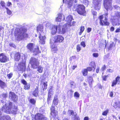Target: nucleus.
<instances>
[{
  "label": "nucleus",
  "mask_w": 120,
  "mask_h": 120,
  "mask_svg": "<svg viewBox=\"0 0 120 120\" xmlns=\"http://www.w3.org/2000/svg\"><path fill=\"white\" fill-rule=\"evenodd\" d=\"M13 105L12 103L10 102L8 105L5 104L2 107V110L4 112L7 113L15 114L18 110L17 106H14L13 108Z\"/></svg>",
  "instance_id": "f257e3e1"
},
{
  "label": "nucleus",
  "mask_w": 120,
  "mask_h": 120,
  "mask_svg": "<svg viewBox=\"0 0 120 120\" xmlns=\"http://www.w3.org/2000/svg\"><path fill=\"white\" fill-rule=\"evenodd\" d=\"M27 47L31 52L34 53V55H36L40 52L38 47L36 46L35 47V45L34 44L29 43L27 45Z\"/></svg>",
  "instance_id": "f03ea898"
},
{
  "label": "nucleus",
  "mask_w": 120,
  "mask_h": 120,
  "mask_svg": "<svg viewBox=\"0 0 120 120\" xmlns=\"http://www.w3.org/2000/svg\"><path fill=\"white\" fill-rule=\"evenodd\" d=\"M108 14L106 13L105 15H102L99 17L100 20V24L102 25H108L109 23L107 22V17Z\"/></svg>",
  "instance_id": "7ed1b4c3"
},
{
  "label": "nucleus",
  "mask_w": 120,
  "mask_h": 120,
  "mask_svg": "<svg viewBox=\"0 0 120 120\" xmlns=\"http://www.w3.org/2000/svg\"><path fill=\"white\" fill-rule=\"evenodd\" d=\"M30 63L31 64L32 67L34 68H36L38 67L39 64L38 59L33 57H32L30 59Z\"/></svg>",
  "instance_id": "20e7f679"
},
{
  "label": "nucleus",
  "mask_w": 120,
  "mask_h": 120,
  "mask_svg": "<svg viewBox=\"0 0 120 120\" xmlns=\"http://www.w3.org/2000/svg\"><path fill=\"white\" fill-rule=\"evenodd\" d=\"M67 29V25L66 24L63 25L61 23L58 26V32L59 34H64L65 33Z\"/></svg>",
  "instance_id": "39448f33"
},
{
  "label": "nucleus",
  "mask_w": 120,
  "mask_h": 120,
  "mask_svg": "<svg viewBox=\"0 0 120 120\" xmlns=\"http://www.w3.org/2000/svg\"><path fill=\"white\" fill-rule=\"evenodd\" d=\"M104 1L103 5L105 8L107 10H111L112 0H104Z\"/></svg>",
  "instance_id": "423d86ee"
},
{
  "label": "nucleus",
  "mask_w": 120,
  "mask_h": 120,
  "mask_svg": "<svg viewBox=\"0 0 120 120\" xmlns=\"http://www.w3.org/2000/svg\"><path fill=\"white\" fill-rule=\"evenodd\" d=\"M25 30L22 28L20 29L18 32V38L19 39H23L27 36V34L25 33Z\"/></svg>",
  "instance_id": "0eeeda50"
},
{
  "label": "nucleus",
  "mask_w": 120,
  "mask_h": 120,
  "mask_svg": "<svg viewBox=\"0 0 120 120\" xmlns=\"http://www.w3.org/2000/svg\"><path fill=\"white\" fill-rule=\"evenodd\" d=\"M102 0H93V5L94 8L97 10L100 9Z\"/></svg>",
  "instance_id": "6e6552de"
},
{
  "label": "nucleus",
  "mask_w": 120,
  "mask_h": 120,
  "mask_svg": "<svg viewBox=\"0 0 120 120\" xmlns=\"http://www.w3.org/2000/svg\"><path fill=\"white\" fill-rule=\"evenodd\" d=\"M64 40V38L62 36L57 35L53 37L51 41L52 43L55 42H60L63 41Z\"/></svg>",
  "instance_id": "1a4fd4ad"
},
{
  "label": "nucleus",
  "mask_w": 120,
  "mask_h": 120,
  "mask_svg": "<svg viewBox=\"0 0 120 120\" xmlns=\"http://www.w3.org/2000/svg\"><path fill=\"white\" fill-rule=\"evenodd\" d=\"M77 12L79 14L84 15L86 11L85 8L83 5H79L78 6L77 9Z\"/></svg>",
  "instance_id": "9d476101"
},
{
  "label": "nucleus",
  "mask_w": 120,
  "mask_h": 120,
  "mask_svg": "<svg viewBox=\"0 0 120 120\" xmlns=\"http://www.w3.org/2000/svg\"><path fill=\"white\" fill-rule=\"evenodd\" d=\"M25 61H23L21 63H19L17 67L18 69L22 71H25L26 69Z\"/></svg>",
  "instance_id": "9b49d317"
},
{
  "label": "nucleus",
  "mask_w": 120,
  "mask_h": 120,
  "mask_svg": "<svg viewBox=\"0 0 120 120\" xmlns=\"http://www.w3.org/2000/svg\"><path fill=\"white\" fill-rule=\"evenodd\" d=\"M11 56L12 57L14 56L15 60L16 61H18L20 59L21 55L19 52H13L11 54Z\"/></svg>",
  "instance_id": "f8f14e48"
},
{
  "label": "nucleus",
  "mask_w": 120,
  "mask_h": 120,
  "mask_svg": "<svg viewBox=\"0 0 120 120\" xmlns=\"http://www.w3.org/2000/svg\"><path fill=\"white\" fill-rule=\"evenodd\" d=\"M35 120H48L46 117L44 116L42 114L39 113L35 115Z\"/></svg>",
  "instance_id": "ddd939ff"
},
{
  "label": "nucleus",
  "mask_w": 120,
  "mask_h": 120,
  "mask_svg": "<svg viewBox=\"0 0 120 120\" xmlns=\"http://www.w3.org/2000/svg\"><path fill=\"white\" fill-rule=\"evenodd\" d=\"M116 17H113L112 18L111 21L113 25L120 24V18L116 19Z\"/></svg>",
  "instance_id": "4468645a"
},
{
  "label": "nucleus",
  "mask_w": 120,
  "mask_h": 120,
  "mask_svg": "<svg viewBox=\"0 0 120 120\" xmlns=\"http://www.w3.org/2000/svg\"><path fill=\"white\" fill-rule=\"evenodd\" d=\"M63 2L68 5V7H70L72 6L73 3H76L77 0H63Z\"/></svg>",
  "instance_id": "2eb2a0df"
},
{
  "label": "nucleus",
  "mask_w": 120,
  "mask_h": 120,
  "mask_svg": "<svg viewBox=\"0 0 120 120\" xmlns=\"http://www.w3.org/2000/svg\"><path fill=\"white\" fill-rule=\"evenodd\" d=\"M39 43L41 44H45L46 38L45 35H43V34H39Z\"/></svg>",
  "instance_id": "dca6fc26"
},
{
  "label": "nucleus",
  "mask_w": 120,
  "mask_h": 120,
  "mask_svg": "<svg viewBox=\"0 0 120 120\" xmlns=\"http://www.w3.org/2000/svg\"><path fill=\"white\" fill-rule=\"evenodd\" d=\"M9 98L13 101H15L17 100L18 96L14 92H10L9 93Z\"/></svg>",
  "instance_id": "f3484780"
},
{
  "label": "nucleus",
  "mask_w": 120,
  "mask_h": 120,
  "mask_svg": "<svg viewBox=\"0 0 120 120\" xmlns=\"http://www.w3.org/2000/svg\"><path fill=\"white\" fill-rule=\"evenodd\" d=\"M8 60V58L4 53L0 54V61L2 62H5Z\"/></svg>",
  "instance_id": "a211bd4d"
},
{
  "label": "nucleus",
  "mask_w": 120,
  "mask_h": 120,
  "mask_svg": "<svg viewBox=\"0 0 120 120\" xmlns=\"http://www.w3.org/2000/svg\"><path fill=\"white\" fill-rule=\"evenodd\" d=\"M120 77L119 76H117L115 80L113 81L112 83V87L114 86L116 84H119L120 83Z\"/></svg>",
  "instance_id": "6ab92c4d"
},
{
  "label": "nucleus",
  "mask_w": 120,
  "mask_h": 120,
  "mask_svg": "<svg viewBox=\"0 0 120 120\" xmlns=\"http://www.w3.org/2000/svg\"><path fill=\"white\" fill-rule=\"evenodd\" d=\"M43 27L42 25H39L37 27V31L39 34H43Z\"/></svg>",
  "instance_id": "aec40b11"
},
{
  "label": "nucleus",
  "mask_w": 120,
  "mask_h": 120,
  "mask_svg": "<svg viewBox=\"0 0 120 120\" xmlns=\"http://www.w3.org/2000/svg\"><path fill=\"white\" fill-rule=\"evenodd\" d=\"M57 28V26L56 25H53L52 26L51 32V34L52 35H55L56 33Z\"/></svg>",
  "instance_id": "412c9836"
},
{
  "label": "nucleus",
  "mask_w": 120,
  "mask_h": 120,
  "mask_svg": "<svg viewBox=\"0 0 120 120\" xmlns=\"http://www.w3.org/2000/svg\"><path fill=\"white\" fill-rule=\"evenodd\" d=\"M53 94V92H52V88H51L49 90V94L48 95V98L47 99L48 103V104L49 102L50 98H51V96Z\"/></svg>",
  "instance_id": "4be33fe9"
},
{
  "label": "nucleus",
  "mask_w": 120,
  "mask_h": 120,
  "mask_svg": "<svg viewBox=\"0 0 120 120\" xmlns=\"http://www.w3.org/2000/svg\"><path fill=\"white\" fill-rule=\"evenodd\" d=\"M52 103L53 105H58V100L57 96L56 95L54 96Z\"/></svg>",
  "instance_id": "5701e85b"
},
{
  "label": "nucleus",
  "mask_w": 120,
  "mask_h": 120,
  "mask_svg": "<svg viewBox=\"0 0 120 120\" xmlns=\"http://www.w3.org/2000/svg\"><path fill=\"white\" fill-rule=\"evenodd\" d=\"M72 16L70 15H68L66 18V20L67 22V24H68L70 22H71L72 19Z\"/></svg>",
  "instance_id": "b1692460"
},
{
  "label": "nucleus",
  "mask_w": 120,
  "mask_h": 120,
  "mask_svg": "<svg viewBox=\"0 0 120 120\" xmlns=\"http://www.w3.org/2000/svg\"><path fill=\"white\" fill-rule=\"evenodd\" d=\"M51 48L52 51L53 52H55L57 51L58 49L57 46L53 45H51Z\"/></svg>",
  "instance_id": "393cba45"
},
{
  "label": "nucleus",
  "mask_w": 120,
  "mask_h": 120,
  "mask_svg": "<svg viewBox=\"0 0 120 120\" xmlns=\"http://www.w3.org/2000/svg\"><path fill=\"white\" fill-rule=\"evenodd\" d=\"M38 88L37 87L34 90L33 92L32 95L35 97H36L38 96Z\"/></svg>",
  "instance_id": "a878e982"
},
{
  "label": "nucleus",
  "mask_w": 120,
  "mask_h": 120,
  "mask_svg": "<svg viewBox=\"0 0 120 120\" xmlns=\"http://www.w3.org/2000/svg\"><path fill=\"white\" fill-rule=\"evenodd\" d=\"M68 112L69 113L72 115V117L73 118L75 117V116H76V112H74L73 110H69Z\"/></svg>",
  "instance_id": "bb28decb"
},
{
  "label": "nucleus",
  "mask_w": 120,
  "mask_h": 120,
  "mask_svg": "<svg viewBox=\"0 0 120 120\" xmlns=\"http://www.w3.org/2000/svg\"><path fill=\"white\" fill-rule=\"evenodd\" d=\"M0 86L2 88L7 87V85L4 82L0 80Z\"/></svg>",
  "instance_id": "cd10ccee"
},
{
  "label": "nucleus",
  "mask_w": 120,
  "mask_h": 120,
  "mask_svg": "<svg viewBox=\"0 0 120 120\" xmlns=\"http://www.w3.org/2000/svg\"><path fill=\"white\" fill-rule=\"evenodd\" d=\"M62 15L63 14H58V17L56 18V21L58 22L60 21L61 20Z\"/></svg>",
  "instance_id": "c85d7f7f"
},
{
  "label": "nucleus",
  "mask_w": 120,
  "mask_h": 120,
  "mask_svg": "<svg viewBox=\"0 0 120 120\" xmlns=\"http://www.w3.org/2000/svg\"><path fill=\"white\" fill-rule=\"evenodd\" d=\"M50 117L51 118H55L57 115V112H51Z\"/></svg>",
  "instance_id": "c756f323"
},
{
  "label": "nucleus",
  "mask_w": 120,
  "mask_h": 120,
  "mask_svg": "<svg viewBox=\"0 0 120 120\" xmlns=\"http://www.w3.org/2000/svg\"><path fill=\"white\" fill-rule=\"evenodd\" d=\"M120 105V102H115L113 104V106L115 108H119Z\"/></svg>",
  "instance_id": "7c9ffc66"
},
{
  "label": "nucleus",
  "mask_w": 120,
  "mask_h": 120,
  "mask_svg": "<svg viewBox=\"0 0 120 120\" xmlns=\"http://www.w3.org/2000/svg\"><path fill=\"white\" fill-rule=\"evenodd\" d=\"M70 83L71 88H74L75 87V84L73 81H71Z\"/></svg>",
  "instance_id": "2f4dec72"
},
{
  "label": "nucleus",
  "mask_w": 120,
  "mask_h": 120,
  "mask_svg": "<svg viewBox=\"0 0 120 120\" xmlns=\"http://www.w3.org/2000/svg\"><path fill=\"white\" fill-rule=\"evenodd\" d=\"M2 120H11L10 117L8 115L4 116Z\"/></svg>",
  "instance_id": "473e14b6"
},
{
  "label": "nucleus",
  "mask_w": 120,
  "mask_h": 120,
  "mask_svg": "<svg viewBox=\"0 0 120 120\" xmlns=\"http://www.w3.org/2000/svg\"><path fill=\"white\" fill-rule=\"evenodd\" d=\"M90 65L92 68H94V69L93 70V71H94L95 68L96 66V65L94 63V62H91L90 63Z\"/></svg>",
  "instance_id": "72a5a7b5"
},
{
  "label": "nucleus",
  "mask_w": 120,
  "mask_h": 120,
  "mask_svg": "<svg viewBox=\"0 0 120 120\" xmlns=\"http://www.w3.org/2000/svg\"><path fill=\"white\" fill-rule=\"evenodd\" d=\"M82 72L84 76H86L88 73V71L86 69H85L82 71Z\"/></svg>",
  "instance_id": "f704fd0d"
},
{
  "label": "nucleus",
  "mask_w": 120,
  "mask_h": 120,
  "mask_svg": "<svg viewBox=\"0 0 120 120\" xmlns=\"http://www.w3.org/2000/svg\"><path fill=\"white\" fill-rule=\"evenodd\" d=\"M113 17H116V19L120 18V12H116L115 14V15Z\"/></svg>",
  "instance_id": "c9c22d12"
},
{
  "label": "nucleus",
  "mask_w": 120,
  "mask_h": 120,
  "mask_svg": "<svg viewBox=\"0 0 120 120\" xmlns=\"http://www.w3.org/2000/svg\"><path fill=\"white\" fill-rule=\"evenodd\" d=\"M83 3L86 6L89 4V2L88 0H83Z\"/></svg>",
  "instance_id": "e433bc0d"
},
{
  "label": "nucleus",
  "mask_w": 120,
  "mask_h": 120,
  "mask_svg": "<svg viewBox=\"0 0 120 120\" xmlns=\"http://www.w3.org/2000/svg\"><path fill=\"white\" fill-rule=\"evenodd\" d=\"M30 85L29 84H27L25 85L24 88L25 90H28L30 89Z\"/></svg>",
  "instance_id": "4c0bfd02"
},
{
  "label": "nucleus",
  "mask_w": 120,
  "mask_h": 120,
  "mask_svg": "<svg viewBox=\"0 0 120 120\" xmlns=\"http://www.w3.org/2000/svg\"><path fill=\"white\" fill-rule=\"evenodd\" d=\"M7 97V94L6 93H3L1 95V97H2L3 99H5Z\"/></svg>",
  "instance_id": "58836bf2"
},
{
  "label": "nucleus",
  "mask_w": 120,
  "mask_h": 120,
  "mask_svg": "<svg viewBox=\"0 0 120 120\" xmlns=\"http://www.w3.org/2000/svg\"><path fill=\"white\" fill-rule=\"evenodd\" d=\"M30 102L31 103L34 105L36 103V101L34 99L32 98L30 99Z\"/></svg>",
  "instance_id": "ea45409f"
},
{
  "label": "nucleus",
  "mask_w": 120,
  "mask_h": 120,
  "mask_svg": "<svg viewBox=\"0 0 120 120\" xmlns=\"http://www.w3.org/2000/svg\"><path fill=\"white\" fill-rule=\"evenodd\" d=\"M52 26L50 23L49 22H48L46 23V27L50 28Z\"/></svg>",
  "instance_id": "a19ab883"
},
{
  "label": "nucleus",
  "mask_w": 120,
  "mask_h": 120,
  "mask_svg": "<svg viewBox=\"0 0 120 120\" xmlns=\"http://www.w3.org/2000/svg\"><path fill=\"white\" fill-rule=\"evenodd\" d=\"M109 110H107L105 111H104L102 113V115L104 116H106L107 113L108 112Z\"/></svg>",
  "instance_id": "79ce46f5"
},
{
  "label": "nucleus",
  "mask_w": 120,
  "mask_h": 120,
  "mask_svg": "<svg viewBox=\"0 0 120 120\" xmlns=\"http://www.w3.org/2000/svg\"><path fill=\"white\" fill-rule=\"evenodd\" d=\"M74 96L75 97L78 98L79 97L80 94L78 92H76L75 93Z\"/></svg>",
  "instance_id": "37998d69"
},
{
  "label": "nucleus",
  "mask_w": 120,
  "mask_h": 120,
  "mask_svg": "<svg viewBox=\"0 0 120 120\" xmlns=\"http://www.w3.org/2000/svg\"><path fill=\"white\" fill-rule=\"evenodd\" d=\"M5 8L7 10V13L9 15H11L12 13L11 11L6 7H5Z\"/></svg>",
  "instance_id": "c03bdc74"
},
{
  "label": "nucleus",
  "mask_w": 120,
  "mask_h": 120,
  "mask_svg": "<svg viewBox=\"0 0 120 120\" xmlns=\"http://www.w3.org/2000/svg\"><path fill=\"white\" fill-rule=\"evenodd\" d=\"M0 4L2 7H4L5 8V3L3 1H1L0 2Z\"/></svg>",
  "instance_id": "a18cd8bd"
},
{
  "label": "nucleus",
  "mask_w": 120,
  "mask_h": 120,
  "mask_svg": "<svg viewBox=\"0 0 120 120\" xmlns=\"http://www.w3.org/2000/svg\"><path fill=\"white\" fill-rule=\"evenodd\" d=\"M75 23V22L74 21H73L72 22H70L68 24L70 26H74Z\"/></svg>",
  "instance_id": "49530a36"
},
{
  "label": "nucleus",
  "mask_w": 120,
  "mask_h": 120,
  "mask_svg": "<svg viewBox=\"0 0 120 120\" xmlns=\"http://www.w3.org/2000/svg\"><path fill=\"white\" fill-rule=\"evenodd\" d=\"M42 68L40 67H38L37 70L40 73H41L42 72Z\"/></svg>",
  "instance_id": "de8ad7c7"
},
{
  "label": "nucleus",
  "mask_w": 120,
  "mask_h": 120,
  "mask_svg": "<svg viewBox=\"0 0 120 120\" xmlns=\"http://www.w3.org/2000/svg\"><path fill=\"white\" fill-rule=\"evenodd\" d=\"M84 30V27L83 26H82L80 27V33L81 34H81L83 32V31Z\"/></svg>",
  "instance_id": "09e8293b"
},
{
  "label": "nucleus",
  "mask_w": 120,
  "mask_h": 120,
  "mask_svg": "<svg viewBox=\"0 0 120 120\" xmlns=\"http://www.w3.org/2000/svg\"><path fill=\"white\" fill-rule=\"evenodd\" d=\"M3 116L2 115V112L1 110H0V120H3Z\"/></svg>",
  "instance_id": "8fccbe9b"
},
{
  "label": "nucleus",
  "mask_w": 120,
  "mask_h": 120,
  "mask_svg": "<svg viewBox=\"0 0 120 120\" xmlns=\"http://www.w3.org/2000/svg\"><path fill=\"white\" fill-rule=\"evenodd\" d=\"M113 70L110 68L108 69L107 70V72L109 73H112L113 71Z\"/></svg>",
  "instance_id": "3c124183"
},
{
  "label": "nucleus",
  "mask_w": 120,
  "mask_h": 120,
  "mask_svg": "<svg viewBox=\"0 0 120 120\" xmlns=\"http://www.w3.org/2000/svg\"><path fill=\"white\" fill-rule=\"evenodd\" d=\"M72 118L73 120H80V118L78 117L77 116H75V117L74 118H73V117H72Z\"/></svg>",
  "instance_id": "603ef678"
},
{
  "label": "nucleus",
  "mask_w": 120,
  "mask_h": 120,
  "mask_svg": "<svg viewBox=\"0 0 120 120\" xmlns=\"http://www.w3.org/2000/svg\"><path fill=\"white\" fill-rule=\"evenodd\" d=\"M51 112H55L56 111L55 110V106H52L51 108Z\"/></svg>",
  "instance_id": "864d4df0"
},
{
  "label": "nucleus",
  "mask_w": 120,
  "mask_h": 120,
  "mask_svg": "<svg viewBox=\"0 0 120 120\" xmlns=\"http://www.w3.org/2000/svg\"><path fill=\"white\" fill-rule=\"evenodd\" d=\"M93 56L94 57H97L98 56V53H94L93 54Z\"/></svg>",
  "instance_id": "5fc2aeb1"
},
{
  "label": "nucleus",
  "mask_w": 120,
  "mask_h": 120,
  "mask_svg": "<svg viewBox=\"0 0 120 120\" xmlns=\"http://www.w3.org/2000/svg\"><path fill=\"white\" fill-rule=\"evenodd\" d=\"M77 52H79L81 50V48L80 46L79 45H78L77 46Z\"/></svg>",
  "instance_id": "6e6d98bb"
},
{
  "label": "nucleus",
  "mask_w": 120,
  "mask_h": 120,
  "mask_svg": "<svg viewBox=\"0 0 120 120\" xmlns=\"http://www.w3.org/2000/svg\"><path fill=\"white\" fill-rule=\"evenodd\" d=\"M93 80H88L89 84L90 87H92V84Z\"/></svg>",
  "instance_id": "4d7b16f0"
},
{
  "label": "nucleus",
  "mask_w": 120,
  "mask_h": 120,
  "mask_svg": "<svg viewBox=\"0 0 120 120\" xmlns=\"http://www.w3.org/2000/svg\"><path fill=\"white\" fill-rule=\"evenodd\" d=\"M12 74L11 73L9 74H8L7 75V76L8 78L9 79H10L12 77Z\"/></svg>",
  "instance_id": "13d9d810"
},
{
  "label": "nucleus",
  "mask_w": 120,
  "mask_h": 120,
  "mask_svg": "<svg viewBox=\"0 0 120 120\" xmlns=\"http://www.w3.org/2000/svg\"><path fill=\"white\" fill-rule=\"evenodd\" d=\"M9 45L11 47H12L14 48H15L16 47V46L14 44L12 43H10L9 44Z\"/></svg>",
  "instance_id": "bf43d9fd"
},
{
  "label": "nucleus",
  "mask_w": 120,
  "mask_h": 120,
  "mask_svg": "<svg viewBox=\"0 0 120 120\" xmlns=\"http://www.w3.org/2000/svg\"><path fill=\"white\" fill-rule=\"evenodd\" d=\"M22 83L24 85L26 84H27L26 81L24 79H23L21 80Z\"/></svg>",
  "instance_id": "052dcab7"
},
{
  "label": "nucleus",
  "mask_w": 120,
  "mask_h": 120,
  "mask_svg": "<svg viewBox=\"0 0 120 120\" xmlns=\"http://www.w3.org/2000/svg\"><path fill=\"white\" fill-rule=\"evenodd\" d=\"M92 13L94 15V18H95L96 17V16L97 14V12L95 11H93L92 12Z\"/></svg>",
  "instance_id": "680f3d73"
},
{
  "label": "nucleus",
  "mask_w": 120,
  "mask_h": 120,
  "mask_svg": "<svg viewBox=\"0 0 120 120\" xmlns=\"http://www.w3.org/2000/svg\"><path fill=\"white\" fill-rule=\"evenodd\" d=\"M115 32L116 33H118L120 32V26L116 29Z\"/></svg>",
  "instance_id": "e2e57ef3"
},
{
  "label": "nucleus",
  "mask_w": 120,
  "mask_h": 120,
  "mask_svg": "<svg viewBox=\"0 0 120 120\" xmlns=\"http://www.w3.org/2000/svg\"><path fill=\"white\" fill-rule=\"evenodd\" d=\"M43 85L44 86V88L45 89H46L47 88V82H44L43 83Z\"/></svg>",
  "instance_id": "0e129e2a"
},
{
  "label": "nucleus",
  "mask_w": 120,
  "mask_h": 120,
  "mask_svg": "<svg viewBox=\"0 0 120 120\" xmlns=\"http://www.w3.org/2000/svg\"><path fill=\"white\" fill-rule=\"evenodd\" d=\"M106 68V67L104 65V66H103L101 70L102 71H104L105 69Z\"/></svg>",
  "instance_id": "69168bd1"
},
{
  "label": "nucleus",
  "mask_w": 120,
  "mask_h": 120,
  "mask_svg": "<svg viewBox=\"0 0 120 120\" xmlns=\"http://www.w3.org/2000/svg\"><path fill=\"white\" fill-rule=\"evenodd\" d=\"M81 45L84 47H85L86 46L85 43L84 42H82L81 43Z\"/></svg>",
  "instance_id": "338daca9"
},
{
  "label": "nucleus",
  "mask_w": 120,
  "mask_h": 120,
  "mask_svg": "<svg viewBox=\"0 0 120 120\" xmlns=\"http://www.w3.org/2000/svg\"><path fill=\"white\" fill-rule=\"evenodd\" d=\"M87 71H91L92 70V68L91 67H88L87 68Z\"/></svg>",
  "instance_id": "774afa93"
}]
</instances>
